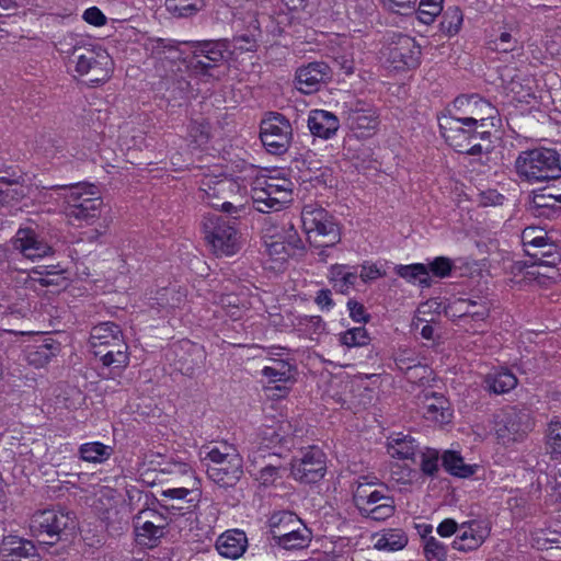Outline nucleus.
I'll list each match as a JSON object with an SVG mask.
<instances>
[{"label":"nucleus","instance_id":"f257e3e1","mask_svg":"<svg viewBox=\"0 0 561 561\" xmlns=\"http://www.w3.org/2000/svg\"><path fill=\"white\" fill-rule=\"evenodd\" d=\"M489 117L444 116L439 128L446 142L459 153L479 156L493 149ZM493 125V123H491Z\"/></svg>","mask_w":561,"mask_h":561},{"label":"nucleus","instance_id":"f03ea898","mask_svg":"<svg viewBox=\"0 0 561 561\" xmlns=\"http://www.w3.org/2000/svg\"><path fill=\"white\" fill-rule=\"evenodd\" d=\"M71 42H61L59 51L65 54L75 71L88 77L92 83H103L111 76L112 59L106 50L92 44H87L82 38H70Z\"/></svg>","mask_w":561,"mask_h":561},{"label":"nucleus","instance_id":"7ed1b4c3","mask_svg":"<svg viewBox=\"0 0 561 561\" xmlns=\"http://www.w3.org/2000/svg\"><path fill=\"white\" fill-rule=\"evenodd\" d=\"M515 172L528 183H538L561 178V160L556 149L535 148L522 151L515 160Z\"/></svg>","mask_w":561,"mask_h":561},{"label":"nucleus","instance_id":"20e7f679","mask_svg":"<svg viewBox=\"0 0 561 561\" xmlns=\"http://www.w3.org/2000/svg\"><path fill=\"white\" fill-rule=\"evenodd\" d=\"M273 546L285 550H302L309 547L312 531L293 512L280 511L268 518Z\"/></svg>","mask_w":561,"mask_h":561},{"label":"nucleus","instance_id":"39448f33","mask_svg":"<svg viewBox=\"0 0 561 561\" xmlns=\"http://www.w3.org/2000/svg\"><path fill=\"white\" fill-rule=\"evenodd\" d=\"M301 222L313 248H332L341 241V229L336 219L318 204L304 206Z\"/></svg>","mask_w":561,"mask_h":561},{"label":"nucleus","instance_id":"423d86ee","mask_svg":"<svg viewBox=\"0 0 561 561\" xmlns=\"http://www.w3.org/2000/svg\"><path fill=\"white\" fill-rule=\"evenodd\" d=\"M201 454H204L203 460L209 459L211 462L207 465L206 472L213 482L221 488L237 484L243 473V466L241 456L232 446L204 447Z\"/></svg>","mask_w":561,"mask_h":561},{"label":"nucleus","instance_id":"0eeeda50","mask_svg":"<svg viewBox=\"0 0 561 561\" xmlns=\"http://www.w3.org/2000/svg\"><path fill=\"white\" fill-rule=\"evenodd\" d=\"M59 188H69L65 214L73 225H91L102 211L103 201L98 195L96 186L89 183L61 185Z\"/></svg>","mask_w":561,"mask_h":561},{"label":"nucleus","instance_id":"6e6552de","mask_svg":"<svg viewBox=\"0 0 561 561\" xmlns=\"http://www.w3.org/2000/svg\"><path fill=\"white\" fill-rule=\"evenodd\" d=\"M236 220L237 216H232V220L219 214L209 213L204 216L202 226L205 239L216 255H233L240 250V234L236 228Z\"/></svg>","mask_w":561,"mask_h":561},{"label":"nucleus","instance_id":"1a4fd4ad","mask_svg":"<svg viewBox=\"0 0 561 561\" xmlns=\"http://www.w3.org/2000/svg\"><path fill=\"white\" fill-rule=\"evenodd\" d=\"M90 347L111 346L115 351L102 354V364L105 367L124 368L129 363L128 345L124 341L123 332L114 322H102L93 327L90 333Z\"/></svg>","mask_w":561,"mask_h":561},{"label":"nucleus","instance_id":"9d476101","mask_svg":"<svg viewBox=\"0 0 561 561\" xmlns=\"http://www.w3.org/2000/svg\"><path fill=\"white\" fill-rule=\"evenodd\" d=\"M380 54L388 67L394 70H411L421 64V46L414 37L403 33L388 35Z\"/></svg>","mask_w":561,"mask_h":561},{"label":"nucleus","instance_id":"9b49d317","mask_svg":"<svg viewBox=\"0 0 561 561\" xmlns=\"http://www.w3.org/2000/svg\"><path fill=\"white\" fill-rule=\"evenodd\" d=\"M496 437L503 444L522 439L533 428L530 410L526 407L507 405L493 415Z\"/></svg>","mask_w":561,"mask_h":561},{"label":"nucleus","instance_id":"f8f14e48","mask_svg":"<svg viewBox=\"0 0 561 561\" xmlns=\"http://www.w3.org/2000/svg\"><path fill=\"white\" fill-rule=\"evenodd\" d=\"M185 44L192 53L187 67L197 76H213L211 71L224 64L229 53L227 41H191Z\"/></svg>","mask_w":561,"mask_h":561},{"label":"nucleus","instance_id":"ddd939ff","mask_svg":"<svg viewBox=\"0 0 561 561\" xmlns=\"http://www.w3.org/2000/svg\"><path fill=\"white\" fill-rule=\"evenodd\" d=\"M76 527L75 517L68 512L54 508L36 512L31 519V529L35 536H46L45 543L54 545L67 538Z\"/></svg>","mask_w":561,"mask_h":561},{"label":"nucleus","instance_id":"4468645a","mask_svg":"<svg viewBox=\"0 0 561 561\" xmlns=\"http://www.w3.org/2000/svg\"><path fill=\"white\" fill-rule=\"evenodd\" d=\"M260 138L270 153H285L293 139V127L289 119L280 113L270 112L261 122Z\"/></svg>","mask_w":561,"mask_h":561},{"label":"nucleus","instance_id":"2eb2a0df","mask_svg":"<svg viewBox=\"0 0 561 561\" xmlns=\"http://www.w3.org/2000/svg\"><path fill=\"white\" fill-rule=\"evenodd\" d=\"M343 114L348 128L357 138L371 137L380 124L377 108L364 100L346 103Z\"/></svg>","mask_w":561,"mask_h":561},{"label":"nucleus","instance_id":"dca6fc26","mask_svg":"<svg viewBox=\"0 0 561 561\" xmlns=\"http://www.w3.org/2000/svg\"><path fill=\"white\" fill-rule=\"evenodd\" d=\"M291 476L302 483H317L325 474V455L316 446H309L291 459Z\"/></svg>","mask_w":561,"mask_h":561},{"label":"nucleus","instance_id":"f3484780","mask_svg":"<svg viewBox=\"0 0 561 561\" xmlns=\"http://www.w3.org/2000/svg\"><path fill=\"white\" fill-rule=\"evenodd\" d=\"M234 186V183L228 179L218 180L213 176H205L201 181L198 198L208 206L220 209L226 214H238L243 209V206L238 207L228 201Z\"/></svg>","mask_w":561,"mask_h":561},{"label":"nucleus","instance_id":"a211bd4d","mask_svg":"<svg viewBox=\"0 0 561 561\" xmlns=\"http://www.w3.org/2000/svg\"><path fill=\"white\" fill-rule=\"evenodd\" d=\"M331 78L332 71L328 64L323 61L309 62L296 70V88L305 94H311L319 91L321 85L329 82Z\"/></svg>","mask_w":561,"mask_h":561},{"label":"nucleus","instance_id":"6ab92c4d","mask_svg":"<svg viewBox=\"0 0 561 561\" xmlns=\"http://www.w3.org/2000/svg\"><path fill=\"white\" fill-rule=\"evenodd\" d=\"M12 245L23 256L31 260L53 254L51 245L31 227L20 228L12 240Z\"/></svg>","mask_w":561,"mask_h":561},{"label":"nucleus","instance_id":"aec40b11","mask_svg":"<svg viewBox=\"0 0 561 561\" xmlns=\"http://www.w3.org/2000/svg\"><path fill=\"white\" fill-rule=\"evenodd\" d=\"M60 352V342L48 334H41L25 346L24 358L28 365L42 368L57 357Z\"/></svg>","mask_w":561,"mask_h":561},{"label":"nucleus","instance_id":"412c9836","mask_svg":"<svg viewBox=\"0 0 561 561\" xmlns=\"http://www.w3.org/2000/svg\"><path fill=\"white\" fill-rule=\"evenodd\" d=\"M1 561H41L35 545L18 536H5L0 543Z\"/></svg>","mask_w":561,"mask_h":561},{"label":"nucleus","instance_id":"4be33fe9","mask_svg":"<svg viewBox=\"0 0 561 561\" xmlns=\"http://www.w3.org/2000/svg\"><path fill=\"white\" fill-rule=\"evenodd\" d=\"M265 247L270 260L276 264L271 265V268H279L288 257L295 255L298 250L304 249L302 241L293 226L286 240H272L271 242H265Z\"/></svg>","mask_w":561,"mask_h":561},{"label":"nucleus","instance_id":"5701e85b","mask_svg":"<svg viewBox=\"0 0 561 561\" xmlns=\"http://www.w3.org/2000/svg\"><path fill=\"white\" fill-rule=\"evenodd\" d=\"M180 352H175L178 356L176 367L183 375L191 377L203 368L206 352L202 345L191 341H182Z\"/></svg>","mask_w":561,"mask_h":561},{"label":"nucleus","instance_id":"b1692460","mask_svg":"<svg viewBox=\"0 0 561 561\" xmlns=\"http://www.w3.org/2000/svg\"><path fill=\"white\" fill-rule=\"evenodd\" d=\"M489 536V529L478 520H470L460 526V534L453 541V548L470 551L479 548Z\"/></svg>","mask_w":561,"mask_h":561},{"label":"nucleus","instance_id":"393cba45","mask_svg":"<svg viewBox=\"0 0 561 561\" xmlns=\"http://www.w3.org/2000/svg\"><path fill=\"white\" fill-rule=\"evenodd\" d=\"M170 472H179L186 477L188 480L186 485L169 488L161 491V500L160 502L169 501V502H187L188 499H192V495L199 494L198 489H195V477L192 468L186 463H175L173 465V469Z\"/></svg>","mask_w":561,"mask_h":561},{"label":"nucleus","instance_id":"a878e982","mask_svg":"<svg viewBox=\"0 0 561 561\" xmlns=\"http://www.w3.org/2000/svg\"><path fill=\"white\" fill-rule=\"evenodd\" d=\"M507 93L517 102L528 103L529 98H535L531 80L516 69L506 68L501 76Z\"/></svg>","mask_w":561,"mask_h":561},{"label":"nucleus","instance_id":"bb28decb","mask_svg":"<svg viewBox=\"0 0 561 561\" xmlns=\"http://www.w3.org/2000/svg\"><path fill=\"white\" fill-rule=\"evenodd\" d=\"M308 127L313 136L330 139L339 130L340 121L336 115L329 111L312 110L308 116Z\"/></svg>","mask_w":561,"mask_h":561},{"label":"nucleus","instance_id":"cd10ccee","mask_svg":"<svg viewBox=\"0 0 561 561\" xmlns=\"http://www.w3.org/2000/svg\"><path fill=\"white\" fill-rule=\"evenodd\" d=\"M248 547V538L244 531L239 529L227 530L216 541V549L225 558L238 559Z\"/></svg>","mask_w":561,"mask_h":561},{"label":"nucleus","instance_id":"c85d7f7f","mask_svg":"<svg viewBox=\"0 0 561 561\" xmlns=\"http://www.w3.org/2000/svg\"><path fill=\"white\" fill-rule=\"evenodd\" d=\"M146 53L156 59H178L180 50L178 43L170 38L149 37L144 44Z\"/></svg>","mask_w":561,"mask_h":561},{"label":"nucleus","instance_id":"c756f323","mask_svg":"<svg viewBox=\"0 0 561 561\" xmlns=\"http://www.w3.org/2000/svg\"><path fill=\"white\" fill-rule=\"evenodd\" d=\"M442 466L451 476L458 478H469L478 469L477 465H467L459 451L445 450L442 455Z\"/></svg>","mask_w":561,"mask_h":561},{"label":"nucleus","instance_id":"7c9ffc66","mask_svg":"<svg viewBox=\"0 0 561 561\" xmlns=\"http://www.w3.org/2000/svg\"><path fill=\"white\" fill-rule=\"evenodd\" d=\"M271 365L262 369V375L270 383L293 382L296 369L293 364L285 359L270 358Z\"/></svg>","mask_w":561,"mask_h":561},{"label":"nucleus","instance_id":"2f4dec72","mask_svg":"<svg viewBox=\"0 0 561 561\" xmlns=\"http://www.w3.org/2000/svg\"><path fill=\"white\" fill-rule=\"evenodd\" d=\"M517 385L516 376L508 369L489 373L484 378V387L490 392L502 394L511 391Z\"/></svg>","mask_w":561,"mask_h":561},{"label":"nucleus","instance_id":"473e14b6","mask_svg":"<svg viewBox=\"0 0 561 561\" xmlns=\"http://www.w3.org/2000/svg\"><path fill=\"white\" fill-rule=\"evenodd\" d=\"M423 415L426 420L445 424L451 417V412L447 407V401L443 396L433 394L432 398L426 397L423 407Z\"/></svg>","mask_w":561,"mask_h":561},{"label":"nucleus","instance_id":"72a5a7b5","mask_svg":"<svg viewBox=\"0 0 561 561\" xmlns=\"http://www.w3.org/2000/svg\"><path fill=\"white\" fill-rule=\"evenodd\" d=\"M525 251L527 255L534 259V264L536 265L556 267L561 263V251L549 239L545 240V245H539L534 250L526 249Z\"/></svg>","mask_w":561,"mask_h":561},{"label":"nucleus","instance_id":"f704fd0d","mask_svg":"<svg viewBox=\"0 0 561 561\" xmlns=\"http://www.w3.org/2000/svg\"><path fill=\"white\" fill-rule=\"evenodd\" d=\"M534 546L539 550L551 549L556 543L561 548V520L551 519L549 524L533 535Z\"/></svg>","mask_w":561,"mask_h":561},{"label":"nucleus","instance_id":"c9c22d12","mask_svg":"<svg viewBox=\"0 0 561 561\" xmlns=\"http://www.w3.org/2000/svg\"><path fill=\"white\" fill-rule=\"evenodd\" d=\"M24 179L0 176V206L9 205L11 202H19L26 196Z\"/></svg>","mask_w":561,"mask_h":561},{"label":"nucleus","instance_id":"e433bc0d","mask_svg":"<svg viewBox=\"0 0 561 561\" xmlns=\"http://www.w3.org/2000/svg\"><path fill=\"white\" fill-rule=\"evenodd\" d=\"M397 275L404 278L407 282L417 284L423 288L432 286V278L428 274V268L423 263H414L410 265H397L394 267Z\"/></svg>","mask_w":561,"mask_h":561},{"label":"nucleus","instance_id":"4c0bfd02","mask_svg":"<svg viewBox=\"0 0 561 561\" xmlns=\"http://www.w3.org/2000/svg\"><path fill=\"white\" fill-rule=\"evenodd\" d=\"M347 268V265L334 264L329 271V279L333 288L341 294H347L351 288L355 287L358 278L356 272H350Z\"/></svg>","mask_w":561,"mask_h":561},{"label":"nucleus","instance_id":"58836bf2","mask_svg":"<svg viewBox=\"0 0 561 561\" xmlns=\"http://www.w3.org/2000/svg\"><path fill=\"white\" fill-rule=\"evenodd\" d=\"M185 299L186 291L176 284L159 289L153 298L154 304L161 309L180 308Z\"/></svg>","mask_w":561,"mask_h":561},{"label":"nucleus","instance_id":"ea45409f","mask_svg":"<svg viewBox=\"0 0 561 561\" xmlns=\"http://www.w3.org/2000/svg\"><path fill=\"white\" fill-rule=\"evenodd\" d=\"M558 204H561V194L552 195L547 194L545 191H540L534 193L529 204V209L536 216L549 217L551 213L561 209Z\"/></svg>","mask_w":561,"mask_h":561},{"label":"nucleus","instance_id":"a19ab883","mask_svg":"<svg viewBox=\"0 0 561 561\" xmlns=\"http://www.w3.org/2000/svg\"><path fill=\"white\" fill-rule=\"evenodd\" d=\"M79 457L81 460L92 463H102L106 461L114 453L113 447L101 442H90L79 447Z\"/></svg>","mask_w":561,"mask_h":561},{"label":"nucleus","instance_id":"79ce46f5","mask_svg":"<svg viewBox=\"0 0 561 561\" xmlns=\"http://www.w3.org/2000/svg\"><path fill=\"white\" fill-rule=\"evenodd\" d=\"M205 7V0H165L167 11L175 18H191Z\"/></svg>","mask_w":561,"mask_h":561},{"label":"nucleus","instance_id":"37998d69","mask_svg":"<svg viewBox=\"0 0 561 561\" xmlns=\"http://www.w3.org/2000/svg\"><path fill=\"white\" fill-rule=\"evenodd\" d=\"M419 445L411 436L391 437L388 443V453L393 458L412 459Z\"/></svg>","mask_w":561,"mask_h":561},{"label":"nucleus","instance_id":"c03bdc74","mask_svg":"<svg viewBox=\"0 0 561 561\" xmlns=\"http://www.w3.org/2000/svg\"><path fill=\"white\" fill-rule=\"evenodd\" d=\"M259 184L266 185L267 193L273 197L277 209H279L283 204L290 201L291 183L289 181L283 180L282 183H278L275 179H259Z\"/></svg>","mask_w":561,"mask_h":561},{"label":"nucleus","instance_id":"a18cd8bd","mask_svg":"<svg viewBox=\"0 0 561 561\" xmlns=\"http://www.w3.org/2000/svg\"><path fill=\"white\" fill-rule=\"evenodd\" d=\"M408 543V536L402 529L383 530L375 543L379 550L397 551L403 549Z\"/></svg>","mask_w":561,"mask_h":561},{"label":"nucleus","instance_id":"49530a36","mask_svg":"<svg viewBox=\"0 0 561 561\" xmlns=\"http://www.w3.org/2000/svg\"><path fill=\"white\" fill-rule=\"evenodd\" d=\"M457 310L461 319L471 318L474 321H482L489 316V307L485 302H478L470 299L459 300Z\"/></svg>","mask_w":561,"mask_h":561},{"label":"nucleus","instance_id":"de8ad7c7","mask_svg":"<svg viewBox=\"0 0 561 561\" xmlns=\"http://www.w3.org/2000/svg\"><path fill=\"white\" fill-rule=\"evenodd\" d=\"M251 198L255 209L261 213H268L272 209L278 210L273 202V197L267 193L266 185L259 184V179L255 180L252 186Z\"/></svg>","mask_w":561,"mask_h":561},{"label":"nucleus","instance_id":"09e8293b","mask_svg":"<svg viewBox=\"0 0 561 561\" xmlns=\"http://www.w3.org/2000/svg\"><path fill=\"white\" fill-rule=\"evenodd\" d=\"M517 31L514 32L513 28L505 30L496 35L494 38L488 42V46L491 50L499 53H508L513 51L518 44Z\"/></svg>","mask_w":561,"mask_h":561},{"label":"nucleus","instance_id":"8fccbe9b","mask_svg":"<svg viewBox=\"0 0 561 561\" xmlns=\"http://www.w3.org/2000/svg\"><path fill=\"white\" fill-rule=\"evenodd\" d=\"M198 502L199 494H194L192 495V499H188L187 502L158 501V504L160 508L165 511V513L172 518L192 513L197 507Z\"/></svg>","mask_w":561,"mask_h":561},{"label":"nucleus","instance_id":"3c124183","mask_svg":"<svg viewBox=\"0 0 561 561\" xmlns=\"http://www.w3.org/2000/svg\"><path fill=\"white\" fill-rule=\"evenodd\" d=\"M187 134L192 139V142L197 146L204 145L210 137V125L203 117L192 118L187 126Z\"/></svg>","mask_w":561,"mask_h":561},{"label":"nucleus","instance_id":"603ef678","mask_svg":"<svg viewBox=\"0 0 561 561\" xmlns=\"http://www.w3.org/2000/svg\"><path fill=\"white\" fill-rule=\"evenodd\" d=\"M444 0H421L416 11L417 19L426 24H432L443 11Z\"/></svg>","mask_w":561,"mask_h":561},{"label":"nucleus","instance_id":"864d4df0","mask_svg":"<svg viewBox=\"0 0 561 561\" xmlns=\"http://www.w3.org/2000/svg\"><path fill=\"white\" fill-rule=\"evenodd\" d=\"M340 343L346 347H360L368 345L370 337L365 328H353L340 334Z\"/></svg>","mask_w":561,"mask_h":561},{"label":"nucleus","instance_id":"5fc2aeb1","mask_svg":"<svg viewBox=\"0 0 561 561\" xmlns=\"http://www.w3.org/2000/svg\"><path fill=\"white\" fill-rule=\"evenodd\" d=\"M398 369L408 376V379H423L427 371L426 366H423L416 359L408 358L400 355L396 358Z\"/></svg>","mask_w":561,"mask_h":561},{"label":"nucleus","instance_id":"6e6d98bb","mask_svg":"<svg viewBox=\"0 0 561 561\" xmlns=\"http://www.w3.org/2000/svg\"><path fill=\"white\" fill-rule=\"evenodd\" d=\"M462 23V12L459 8H448L444 13L440 21V30L448 34H457Z\"/></svg>","mask_w":561,"mask_h":561},{"label":"nucleus","instance_id":"4d7b16f0","mask_svg":"<svg viewBox=\"0 0 561 561\" xmlns=\"http://www.w3.org/2000/svg\"><path fill=\"white\" fill-rule=\"evenodd\" d=\"M396 512V505L393 497L386 499L378 506H374L373 510L365 511L360 513L362 516L366 518H370L373 520H386L391 517Z\"/></svg>","mask_w":561,"mask_h":561},{"label":"nucleus","instance_id":"13d9d810","mask_svg":"<svg viewBox=\"0 0 561 561\" xmlns=\"http://www.w3.org/2000/svg\"><path fill=\"white\" fill-rule=\"evenodd\" d=\"M312 163H319V161H307V159H305L302 161V165L306 167V169H300V172H301V180L304 182H311V183H314V185L317 184H325V176L329 172V169L328 168H311V164Z\"/></svg>","mask_w":561,"mask_h":561},{"label":"nucleus","instance_id":"bf43d9fd","mask_svg":"<svg viewBox=\"0 0 561 561\" xmlns=\"http://www.w3.org/2000/svg\"><path fill=\"white\" fill-rule=\"evenodd\" d=\"M454 103H455V106H457V107L460 105H463L465 103H467L468 105H470L471 103H473L474 105H479V107H480L479 111L470 112L469 116H473V117H489L491 115L492 117L490 119H492L494 117L493 113L496 112V110L489 102L481 100V99L478 100L476 96L457 98Z\"/></svg>","mask_w":561,"mask_h":561},{"label":"nucleus","instance_id":"052dcab7","mask_svg":"<svg viewBox=\"0 0 561 561\" xmlns=\"http://www.w3.org/2000/svg\"><path fill=\"white\" fill-rule=\"evenodd\" d=\"M546 239H549L547 232L538 227H527L522 232V242L525 247V250H534L539 245H545Z\"/></svg>","mask_w":561,"mask_h":561},{"label":"nucleus","instance_id":"680f3d73","mask_svg":"<svg viewBox=\"0 0 561 561\" xmlns=\"http://www.w3.org/2000/svg\"><path fill=\"white\" fill-rule=\"evenodd\" d=\"M424 556L427 561H445L447 550L440 541L430 536L424 542Z\"/></svg>","mask_w":561,"mask_h":561},{"label":"nucleus","instance_id":"e2e57ef3","mask_svg":"<svg viewBox=\"0 0 561 561\" xmlns=\"http://www.w3.org/2000/svg\"><path fill=\"white\" fill-rule=\"evenodd\" d=\"M439 453L436 449L427 448L421 454V470L424 474L434 477L439 470Z\"/></svg>","mask_w":561,"mask_h":561},{"label":"nucleus","instance_id":"0e129e2a","mask_svg":"<svg viewBox=\"0 0 561 561\" xmlns=\"http://www.w3.org/2000/svg\"><path fill=\"white\" fill-rule=\"evenodd\" d=\"M547 444L553 458L561 457V422L553 421L549 424Z\"/></svg>","mask_w":561,"mask_h":561},{"label":"nucleus","instance_id":"69168bd1","mask_svg":"<svg viewBox=\"0 0 561 561\" xmlns=\"http://www.w3.org/2000/svg\"><path fill=\"white\" fill-rule=\"evenodd\" d=\"M426 266L428 274L432 273L436 277L445 278L450 275L454 262L446 256H437Z\"/></svg>","mask_w":561,"mask_h":561},{"label":"nucleus","instance_id":"338daca9","mask_svg":"<svg viewBox=\"0 0 561 561\" xmlns=\"http://www.w3.org/2000/svg\"><path fill=\"white\" fill-rule=\"evenodd\" d=\"M135 527L139 537H146L149 540H156L163 535L162 525H156L147 518L139 524L135 522Z\"/></svg>","mask_w":561,"mask_h":561},{"label":"nucleus","instance_id":"774afa93","mask_svg":"<svg viewBox=\"0 0 561 561\" xmlns=\"http://www.w3.org/2000/svg\"><path fill=\"white\" fill-rule=\"evenodd\" d=\"M145 518L150 519L156 525H162V529H164L169 522L172 520L165 511H157L154 508L141 510L136 516V523L139 524Z\"/></svg>","mask_w":561,"mask_h":561}]
</instances>
